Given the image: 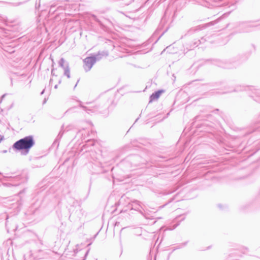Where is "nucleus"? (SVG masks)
Here are the masks:
<instances>
[{
    "label": "nucleus",
    "instance_id": "obj_5",
    "mask_svg": "<svg viewBox=\"0 0 260 260\" xmlns=\"http://www.w3.org/2000/svg\"><path fill=\"white\" fill-rule=\"evenodd\" d=\"M61 61L63 62L64 61L63 59H61Z\"/></svg>",
    "mask_w": 260,
    "mask_h": 260
},
{
    "label": "nucleus",
    "instance_id": "obj_3",
    "mask_svg": "<svg viewBox=\"0 0 260 260\" xmlns=\"http://www.w3.org/2000/svg\"><path fill=\"white\" fill-rule=\"evenodd\" d=\"M163 92V90H159V91H157L156 92H155V93H153L151 96H150V102H152L153 101H155L157 99H158L160 94Z\"/></svg>",
    "mask_w": 260,
    "mask_h": 260
},
{
    "label": "nucleus",
    "instance_id": "obj_4",
    "mask_svg": "<svg viewBox=\"0 0 260 260\" xmlns=\"http://www.w3.org/2000/svg\"><path fill=\"white\" fill-rule=\"evenodd\" d=\"M64 75L68 77V78H70V69L68 67L66 69H65V71H64Z\"/></svg>",
    "mask_w": 260,
    "mask_h": 260
},
{
    "label": "nucleus",
    "instance_id": "obj_1",
    "mask_svg": "<svg viewBox=\"0 0 260 260\" xmlns=\"http://www.w3.org/2000/svg\"><path fill=\"white\" fill-rule=\"evenodd\" d=\"M34 144L35 141L33 137L29 136L15 142L13 145V148L16 150H25L28 151Z\"/></svg>",
    "mask_w": 260,
    "mask_h": 260
},
{
    "label": "nucleus",
    "instance_id": "obj_2",
    "mask_svg": "<svg viewBox=\"0 0 260 260\" xmlns=\"http://www.w3.org/2000/svg\"><path fill=\"white\" fill-rule=\"evenodd\" d=\"M96 62V58L94 56H90L86 57L84 60V68L86 71H89L93 65Z\"/></svg>",
    "mask_w": 260,
    "mask_h": 260
}]
</instances>
